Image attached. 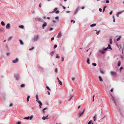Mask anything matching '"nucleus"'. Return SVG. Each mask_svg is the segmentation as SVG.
<instances>
[{
    "mask_svg": "<svg viewBox=\"0 0 124 124\" xmlns=\"http://www.w3.org/2000/svg\"><path fill=\"white\" fill-rule=\"evenodd\" d=\"M106 0V2L107 3H108L109 2V0Z\"/></svg>",
    "mask_w": 124,
    "mask_h": 124,
    "instance_id": "3c124183",
    "label": "nucleus"
},
{
    "mask_svg": "<svg viewBox=\"0 0 124 124\" xmlns=\"http://www.w3.org/2000/svg\"><path fill=\"white\" fill-rule=\"evenodd\" d=\"M52 22L53 23H56V21L54 20H53Z\"/></svg>",
    "mask_w": 124,
    "mask_h": 124,
    "instance_id": "0e129e2a",
    "label": "nucleus"
},
{
    "mask_svg": "<svg viewBox=\"0 0 124 124\" xmlns=\"http://www.w3.org/2000/svg\"><path fill=\"white\" fill-rule=\"evenodd\" d=\"M124 12V10L122 11L121 12H118L116 14V16L117 17H118L120 14L122 12Z\"/></svg>",
    "mask_w": 124,
    "mask_h": 124,
    "instance_id": "f8f14e48",
    "label": "nucleus"
},
{
    "mask_svg": "<svg viewBox=\"0 0 124 124\" xmlns=\"http://www.w3.org/2000/svg\"><path fill=\"white\" fill-rule=\"evenodd\" d=\"M86 62L88 64H90V60H89V58H87Z\"/></svg>",
    "mask_w": 124,
    "mask_h": 124,
    "instance_id": "aec40b11",
    "label": "nucleus"
},
{
    "mask_svg": "<svg viewBox=\"0 0 124 124\" xmlns=\"http://www.w3.org/2000/svg\"><path fill=\"white\" fill-rule=\"evenodd\" d=\"M14 77L17 80H19L20 78V76L18 75L15 74Z\"/></svg>",
    "mask_w": 124,
    "mask_h": 124,
    "instance_id": "20e7f679",
    "label": "nucleus"
},
{
    "mask_svg": "<svg viewBox=\"0 0 124 124\" xmlns=\"http://www.w3.org/2000/svg\"><path fill=\"white\" fill-rule=\"evenodd\" d=\"M33 116L32 115L30 117V120H31L32 118H33Z\"/></svg>",
    "mask_w": 124,
    "mask_h": 124,
    "instance_id": "a19ab883",
    "label": "nucleus"
},
{
    "mask_svg": "<svg viewBox=\"0 0 124 124\" xmlns=\"http://www.w3.org/2000/svg\"><path fill=\"white\" fill-rule=\"evenodd\" d=\"M59 18V17L58 16H57L55 17V18L56 19H58Z\"/></svg>",
    "mask_w": 124,
    "mask_h": 124,
    "instance_id": "13d9d810",
    "label": "nucleus"
},
{
    "mask_svg": "<svg viewBox=\"0 0 124 124\" xmlns=\"http://www.w3.org/2000/svg\"><path fill=\"white\" fill-rule=\"evenodd\" d=\"M70 98L69 99V101H70L71 100L72 98L73 97V96H71V95H70Z\"/></svg>",
    "mask_w": 124,
    "mask_h": 124,
    "instance_id": "7c9ffc66",
    "label": "nucleus"
},
{
    "mask_svg": "<svg viewBox=\"0 0 124 124\" xmlns=\"http://www.w3.org/2000/svg\"><path fill=\"white\" fill-rule=\"evenodd\" d=\"M18 61V59L17 58H16L15 60L12 61V62L13 63H16Z\"/></svg>",
    "mask_w": 124,
    "mask_h": 124,
    "instance_id": "9b49d317",
    "label": "nucleus"
},
{
    "mask_svg": "<svg viewBox=\"0 0 124 124\" xmlns=\"http://www.w3.org/2000/svg\"><path fill=\"white\" fill-rule=\"evenodd\" d=\"M1 24L3 26H4L5 25V24L3 21H2L1 22Z\"/></svg>",
    "mask_w": 124,
    "mask_h": 124,
    "instance_id": "c756f323",
    "label": "nucleus"
},
{
    "mask_svg": "<svg viewBox=\"0 0 124 124\" xmlns=\"http://www.w3.org/2000/svg\"><path fill=\"white\" fill-rule=\"evenodd\" d=\"M57 9L56 8H54V11H52V12H55L56 14H58L59 13V11H57Z\"/></svg>",
    "mask_w": 124,
    "mask_h": 124,
    "instance_id": "9d476101",
    "label": "nucleus"
},
{
    "mask_svg": "<svg viewBox=\"0 0 124 124\" xmlns=\"http://www.w3.org/2000/svg\"><path fill=\"white\" fill-rule=\"evenodd\" d=\"M106 7L105 6L103 8V12H104V11L105 9L106 8Z\"/></svg>",
    "mask_w": 124,
    "mask_h": 124,
    "instance_id": "de8ad7c7",
    "label": "nucleus"
},
{
    "mask_svg": "<svg viewBox=\"0 0 124 124\" xmlns=\"http://www.w3.org/2000/svg\"><path fill=\"white\" fill-rule=\"evenodd\" d=\"M64 60V59L63 57H62V61H63Z\"/></svg>",
    "mask_w": 124,
    "mask_h": 124,
    "instance_id": "5fc2aeb1",
    "label": "nucleus"
},
{
    "mask_svg": "<svg viewBox=\"0 0 124 124\" xmlns=\"http://www.w3.org/2000/svg\"><path fill=\"white\" fill-rule=\"evenodd\" d=\"M56 58H59L60 57L58 55V54H56Z\"/></svg>",
    "mask_w": 124,
    "mask_h": 124,
    "instance_id": "72a5a7b5",
    "label": "nucleus"
},
{
    "mask_svg": "<svg viewBox=\"0 0 124 124\" xmlns=\"http://www.w3.org/2000/svg\"><path fill=\"white\" fill-rule=\"evenodd\" d=\"M105 50L106 51L108 49H112V48L110 47V46L109 45H108V47L105 48H104Z\"/></svg>",
    "mask_w": 124,
    "mask_h": 124,
    "instance_id": "1a4fd4ad",
    "label": "nucleus"
},
{
    "mask_svg": "<svg viewBox=\"0 0 124 124\" xmlns=\"http://www.w3.org/2000/svg\"><path fill=\"white\" fill-rule=\"evenodd\" d=\"M80 8L79 7H78L75 10L74 12V14H75L77 13L78 12V10Z\"/></svg>",
    "mask_w": 124,
    "mask_h": 124,
    "instance_id": "423d86ee",
    "label": "nucleus"
},
{
    "mask_svg": "<svg viewBox=\"0 0 124 124\" xmlns=\"http://www.w3.org/2000/svg\"><path fill=\"white\" fill-rule=\"evenodd\" d=\"M123 69V68L122 67H121L120 69V72H121V71Z\"/></svg>",
    "mask_w": 124,
    "mask_h": 124,
    "instance_id": "864d4df0",
    "label": "nucleus"
},
{
    "mask_svg": "<svg viewBox=\"0 0 124 124\" xmlns=\"http://www.w3.org/2000/svg\"><path fill=\"white\" fill-rule=\"evenodd\" d=\"M30 118V116H28L27 117H24V119L25 120H28Z\"/></svg>",
    "mask_w": 124,
    "mask_h": 124,
    "instance_id": "bb28decb",
    "label": "nucleus"
},
{
    "mask_svg": "<svg viewBox=\"0 0 124 124\" xmlns=\"http://www.w3.org/2000/svg\"><path fill=\"white\" fill-rule=\"evenodd\" d=\"M94 95H93V102L94 100Z\"/></svg>",
    "mask_w": 124,
    "mask_h": 124,
    "instance_id": "e2e57ef3",
    "label": "nucleus"
},
{
    "mask_svg": "<svg viewBox=\"0 0 124 124\" xmlns=\"http://www.w3.org/2000/svg\"><path fill=\"white\" fill-rule=\"evenodd\" d=\"M92 65L94 66H95L96 65V64L95 63H93Z\"/></svg>",
    "mask_w": 124,
    "mask_h": 124,
    "instance_id": "37998d69",
    "label": "nucleus"
},
{
    "mask_svg": "<svg viewBox=\"0 0 124 124\" xmlns=\"http://www.w3.org/2000/svg\"><path fill=\"white\" fill-rule=\"evenodd\" d=\"M10 54V53H6V55H7V56H8Z\"/></svg>",
    "mask_w": 124,
    "mask_h": 124,
    "instance_id": "6e6d98bb",
    "label": "nucleus"
},
{
    "mask_svg": "<svg viewBox=\"0 0 124 124\" xmlns=\"http://www.w3.org/2000/svg\"><path fill=\"white\" fill-rule=\"evenodd\" d=\"M3 31V29L2 28H0V31L2 32Z\"/></svg>",
    "mask_w": 124,
    "mask_h": 124,
    "instance_id": "09e8293b",
    "label": "nucleus"
},
{
    "mask_svg": "<svg viewBox=\"0 0 124 124\" xmlns=\"http://www.w3.org/2000/svg\"><path fill=\"white\" fill-rule=\"evenodd\" d=\"M121 64V63L120 61H118V63L117 66H120Z\"/></svg>",
    "mask_w": 124,
    "mask_h": 124,
    "instance_id": "a878e982",
    "label": "nucleus"
},
{
    "mask_svg": "<svg viewBox=\"0 0 124 124\" xmlns=\"http://www.w3.org/2000/svg\"><path fill=\"white\" fill-rule=\"evenodd\" d=\"M46 88L49 91H51V89L48 86H46Z\"/></svg>",
    "mask_w": 124,
    "mask_h": 124,
    "instance_id": "c9c22d12",
    "label": "nucleus"
},
{
    "mask_svg": "<svg viewBox=\"0 0 124 124\" xmlns=\"http://www.w3.org/2000/svg\"><path fill=\"white\" fill-rule=\"evenodd\" d=\"M105 50L103 48L100 49L99 50V52L102 54H104L105 53Z\"/></svg>",
    "mask_w": 124,
    "mask_h": 124,
    "instance_id": "7ed1b4c3",
    "label": "nucleus"
},
{
    "mask_svg": "<svg viewBox=\"0 0 124 124\" xmlns=\"http://www.w3.org/2000/svg\"><path fill=\"white\" fill-rule=\"evenodd\" d=\"M13 104H10L9 105V106L11 107L13 106Z\"/></svg>",
    "mask_w": 124,
    "mask_h": 124,
    "instance_id": "052dcab7",
    "label": "nucleus"
},
{
    "mask_svg": "<svg viewBox=\"0 0 124 124\" xmlns=\"http://www.w3.org/2000/svg\"><path fill=\"white\" fill-rule=\"evenodd\" d=\"M96 24L95 23H93L92 24H91L90 25V26L91 27H93L94 26H96Z\"/></svg>",
    "mask_w": 124,
    "mask_h": 124,
    "instance_id": "393cba45",
    "label": "nucleus"
},
{
    "mask_svg": "<svg viewBox=\"0 0 124 124\" xmlns=\"http://www.w3.org/2000/svg\"><path fill=\"white\" fill-rule=\"evenodd\" d=\"M74 79H75V78H72V80H74Z\"/></svg>",
    "mask_w": 124,
    "mask_h": 124,
    "instance_id": "774afa93",
    "label": "nucleus"
},
{
    "mask_svg": "<svg viewBox=\"0 0 124 124\" xmlns=\"http://www.w3.org/2000/svg\"><path fill=\"white\" fill-rule=\"evenodd\" d=\"M18 27L22 29H23L24 28V26L23 25H19Z\"/></svg>",
    "mask_w": 124,
    "mask_h": 124,
    "instance_id": "4be33fe9",
    "label": "nucleus"
},
{
    "mask_svg": "<svg viewBox=\"0 0 124 124\" xmlns=\"http://www.w3.org/2000/svg\"><path fill=\"white\" fill-rule=\"evenodd\" d=\"M21 123L20 122H17V124H20Z\"/></svg>",
    "mask_w": 124,
    "mask_h": 124,
    "instance_id": "338daca9",
    "label": "nucleus"
},
{
    "mask_svg": "<svg viewBox=\"0 0 124 124\" xmlns=\"http://www.w3.org/2000/svg\"><path fill=\"white\" fill-rule=\"evenodd\" d=\"M12 36L9 37V38L8 39V41L12 39Z\"/></svg>",
    "mask_w": 124,
    "mask_h": 124,
    "instance_id": "c85d7f7f",
    "label": "nucleus"
},
{
    "mask_svg": "<svg viewBox=\"0 0 124 124\" xmlns=\"http://www.w3.org/2000/svg\"><path fill=\"white\" fill-rule=\"evenodd\" d=\"M40 70L41 71H43V68H42L40 67Z\"/></svg>",
    "mask_w": 124,
    "mask_h": 124,
    "instance_id": "8fccbe9b",
    "label": "nucleus"
},
{
    "mask_svg": "<svg viewBox=\"0 0 124 124\" xmlns=\"http://www.w3.org/2000/svg\"><path fill=\"white\" fill-rule=\"evenodd\" d=\"M109 42L110 43V44H111L112 43V41L111 39L110 38L109 39Z\"/></svg>",
    "mask_w": 124,
    "mask_h": 124,
    "instance_id": "5701e85b",
    "label": "nucleus"
},
{
    "mask_svg": "<svg viewBox=\"0 0 124 124\" xmlns=\"http://www.w3.org/2000/svg\"><path fill=\"white\" fill-rule=\"evenodd\" d=\"M95 31H96V34H97V35H98L99 33L100 32V31H97L96 30H95Z\"/></svg>",
    "mask_w": 124,
    "mask_h": 124,
    "instance_id": "b1692460",
    "label": "nucleus"
},
{
    "mask_svg": "<svg viewBox=\"0 0 124 124\" xmlns=\"http://www.w3.org/2000/svg\"><path fill=\"white\" fill-rule=\"evenodd\" d=\"M10 27V24L9 23L7 24L6 26V28L7 29H9Z\"/></svg>",
    "mask_w": 124,
    "mask_h": 124,
    "instance_id": "dca6fc26",
    "label": "nucleus"
},
{
    "mask_svg": "<svg viewBox=\"0 0 124 124\" xmlns=\"http://www.w3.org/2000/svg\"><path fill=\"white\" fill-rule=\"evenodd\" d=\"M93 119L94 121H95L96 120V116H93Z\"/></svg>",
    "mask_w": 124,
    "mask_h": 124,
    "instance_id": "2f4dec72",
    "label": "nucleus"
},
{
    "mask_svg": "<svg viewBox=\"0 0 124 124\" xmlns=\"http://www.w3.org/2000/svg\"><path fill=\"white\" fill-rule=\"evenodd\" d=\"M19 41L21 45H23L24 44L22 40H19Z\"/></svg>",
    "mask_w": 124,
    "mask_h": 124,
    "instance_id": "6ab92c4d",
    "label": "nucleus"
},
{
    "mask_svg": "<svg viewBox=\"0 0 124 124\" xmlns=\"http://www.w3.org/2000/svg\"><path fill=\"white\" fill-rule=\"evenodd\" d=\"M54 39V37H52L51 39V41H52Z\"/></svg>",
    "mask_w": 124,
    "mask_h": 124,
    "instance_id": "603ef678",
    "label": "nucleus"
},
{
    "mask_svg": "<svg viewBox=\"0 0 124 124\" xmlns=\"http://www.w3.org/2000/svg\"><path fill=\"white\" fill-rule=\"evenodd\" d=\"M57 47V45H54V49L55 48H56Z\"/></svg>",
    "mask_w": 124,
    "mask_h": 124,
    "instance_id": "a18cd8bd",
    "label": "nucleus"
},
{
    "mask_svg": "<svg viewBox=\"0 0 124 124\" xmlns=\"http://www.w3.org/2000/svg\"><path fill=\"white\" fill-rule=\"evenodd\" d=\"M121 36H119L118 38L116 40L117 41H118L121 38Z\"/></svg>",
    "mask_w": 124,
    "mask_h": 124,
    "instance_id": "cd10ccee",
    "label": "nucleus"
},
{
    "mask_svg": "<svg viewBox=\"0 0 124 124\" xmlns=\"http://www.w3.org/2000/svg\"><path fill=\"white\" fill-rule=\"evenodd\" d=\"M46 25H47V23H46V22H45L43 24V25H42V28H44V27L46 26ZM43 29H44V28H43Z\"/></svg>",
    "mask_w": 124,
    "mask_h": 124,
    "instance_id": "2eb2a0df",
    "label": "nucleus"
},
{
    "mask_svg": "<svg viewBox=\"0 0 124 124\" xmlns=\"http://www.w3.org/2000/svg\"><path fill=\"white\" fill-rule=\"evenodd\" d=\"M53 28H49V30L50 31H52V30H53Z\"/></svg>",
    "mask_w": 124,
    "mask_h": 124,
    "instance_id": "ea45409f",
    "label": "nucleus"
},
{
    "mask_svg": "<svg viewBox=\"0 0 124 124\" xmlns=\"http://www.w3.org/2000/svg\"><path fill=\"white\" fill-rule=\"evenodd\" d=\"M38 102L39 104V106H42V104L40 101H38Z\"/></svg>",
    "mask_w": 124,
    "mask_h": 124,
    "instance_id": "412c9836",
    "label": "nucleus"
},
{
    "mask_svg": "<svg viewBox=\"0 0 124 124\" xmlns=\"http://www.w3.org/2000/svg\"><path fill=\"white\" fill-rule=\"evenodd\" d=\"M110 73L111 74L114 76L116 75V73L114 71H111L110 72Z\"/></svg>",
    "mask_w": 124,
    "mask_h": 124,
    "instance_id": "f3484780",
    "label": "nucleus"
},
{
    "mask_svg": "<svg viewBox=\"0 0 124 124\" xmlns=\"http://www.w3.org/2000/svg\"><path fill=\"white\" fill-rule=\"evenodd\" d=\"M99 80L101 82L103 81V79H102L101 77V76H99Z\"/></svg>",
    "mask_w": 124,
    "mask_h": 124,
    "instance_id": "a211bd4d",
    "label": "nucleus"
},
{
    "mask_svg": "<svg viewBox=\"0 0 124 124\" xmlns=\"http://www.w3.org/2000/svg\"><path fill=\"white\" fill-rule=\"evenodd\" d=\"M99 11L100 12H101L102 10V9H101V8H100L99 9Z\"/></svg>",
    "mask_w": 124,
    "mask_h": 124,
    "instance_id": "4d7b16f0",
    "label": "nucleus"
},
{
    "mask_svg": "<svg viewBox=\"0 0 124 124\" xmlns=\"http://www.w3.org/2000/svg\"><path fill=\"white\" fill-rule=\"evenodd\" d=\"M84 114L82 112L80 111L77 114V115L78 118H80L82 116L84 115Z\"/></svg>",
    "mask_w": 124,
    "mask_h": 124,
    "instance_id": "f03ea898",
    "label": "nucleus"
},
{
    "mask_svg": "<svg viewBox=\"0 0 124 124\" xmlns=\"http://www.w3.org/2000/svg\"><path fill=\"white\" fill-rule=\"evenodd\" d=\"M25 86V85L24 84H22L21 85H20V86L22 87H24Z\"/></svg>",
    "mask_w": 124,
    "mask_h": 124,
    "instance_id": "e433bc0d",
    "label": "nucleus"
},
{
    "mask_svg": "<svg viewBox=\"0 0 124 124\" xmlns=\"http://www.w3.org/2000/svg\"><path fill=\"white\" fill-rule=\"evenodd\" d=\"M55 72H56V73H57V68H55Z\"/></svg>",
    "mask_w": 124,
    "mask_h": 124,
    "instance_id": "49530a36",
    "label": "nucleus"
},
{
    "mask_svg": "<svg viewBox=\"0 0 124 124\" xmlns=\"http://www.w3.org/2000/svg\"><path fill=\"white\" fill-rule=\"evenodd\" d=\"M85 108H84L83 111H82L84 113V111H85Z\"/></svg>",
    "mask_w": 124,
    "mask_h": 124,
    "instance_id": "69168bd1",
    "label": "nucleus"
},
{
    "mask_svg": "<svg viewBox=\"0 0 124 124\" xmlns=\"http://www.w3.org/2000/svg\"><path fill=\"white\" fill-rule=\"evenodd\" d=\"M39 38V35L36 34L34 35L31 40V41L32 42L36 41H37Z\"/></svg>",
    "mask_w": 124,
    "mask_h": 124,
    "instance_id": "f257e3e1",
    "label": "nucleus"
},
{
    "mask_svg": "<svg viewBox=\"0 0 124 124\" xmlns=\"http://www.w3.org/2000/svg\"><path fill=\"white\" fill-rule=\"evenodd\" d=\"M58 82L59 83L60 85H62V82L60 81V80H59Z\"/></svg>",
    "mask_w": 124,
    "mask_h": 124,
    "instance_id": "f704fd0d",
    "label": "nucleus"
},
{
    "mask_svg": "<svg viewBox=\"0 0 124 124\" xmlns=\"http://www.w3.org/2000/svg\"><path fill=\"white\" fill-rule=\"evenodd\" d=\"M34 48V47H32V48H30L29 49V50H33Z\"/></svg>",
    "mask_w": 124,
    "mask_h": 124,
    "instance_id": "79ce46f5",
    "label": "nucleus"
},
{
    "mask_svg": "<svg viewBox=\"0 0 124 124\" xmlns=\"http://www.w3.org/2000/svg\"><path fill=\"white\" fill-rule=\"evenodd\" d=\"M61 36L62 33L60 31L58 33L57 36V37L58 38H59Z\"/></svg>",
    "mask_w": 124,
    "mask_h": 124,
    "instance_id": "0eeeda50",
    "label": "nucleus"
},
{
    "mask_svg": "<svg viewBox=\"0 0 124 124\" xmlns=\"http://www.w3.org/2000/svg\"><path fill=\"white\" fill-rule=\"evenodd\" d=\"M35 20L38 22H43V19L39 18H35Z\"/></svg>",
    "mask_w": 124,
    "mask_h": 124,
    "instance_id": "39448f33",
    "label": "nucleus"
},
{
    "mask_svg": "<svg viewBox=\"0 0 124 124\" xmlns=\"http://www.w3.org/2000/svg\"><path fill=\"white\" fill-rule=\"evenodd\" d=\"M112 11H111L110 12L109 14L110 15H111L112 14Z\"/></svg>",
    "mask_w": 124,
    "mask_h": 124,
    "instance_id": "bf43d9fd",
    "label": "nucleus"
},
{
    "mask_svg": "<svg viewBox=\"0 0 124 124\" xmlns=\"http://www.w3.org/2000/svg\"><path fill=\"white\" fill-rule=\"evenodd\" d=\"M92 123V121L91 120H90L88 122V124H91Z\"/></svg>",
    "mask_w": 124,
    "mask_h": 124,
    "instance_id": "c03bdc74",
    "label": "nucleus"
},
{
    "mask_svg": "<svg viewBox=\"0 0 124 124\" xmlns=\"http://www.w3.org/2000/svg\"><path fill=\"white\" fill-rule=\"evenodd\" d=\"M100 72L102 74H103L104 73V72L103 71L101 70H100Z\"/></svg>",
    "mask_w": 124,
    "mask_h": 124,
    "instance_id": "58836bf2",
    "label": "nucleus"
},
{
    "mask_svg": "<svg viewBox=\"0 0 124 124\" xmlns=\"http://www.w3.org/2000/svg\"><path fill=\"white\" fill-rule=\"evenodd\" d=\"M30 96H27V102H28L29 101V99L30 98Z\"/></svg>",
    "mask_w": 124,
    "mask_h": 124,
    "instance_id": "473e14b6",
    "label": "nucleus"
},
{
    "mask_svg": "<svg viewBox=\"0 0 124 124\" xmlns=\"http://www.w3.org/2000/svg\"><path fill=\"white\" fill-rule=\"evenodd\" d=\"M54 53V51H52L50 53V55L51 56H52L53 54Z\"/></svg>",
    "mask_w": 124,
    "mask_h": 124,
    "instance_id": "4c0bfd02",
    "label": "nucleus"
},
{
    "mask_svg": "<svg viewBox=\"0 0 124 124\" xmlns=\"http://www.w3.org/2000/svg\"><path fill=\"white\" fill-rule=\"evenodd\" d=\"M112 18L113 19H115V16H114V15H113L112 16Z\"/></svg>",
    "mask_w": 124,
    "mask_h": 124,
    "instance_id": "680f3d73",
    "label": "nucleus"
},
{
    "mask_svg": "<svg viewBox=\"0 0 124 124\" xmlns=\"http://www.w3.org/2000/svg\"><path fill=\"white\" fill-rule=\"evenodd\" d=\"M48 116H43L42 117V119L43 120H45L46 119H48L47 117Z\"/></svg>",
    "mask_w": 124,
    "mask_h": 124,
    "instance_id": "ddd939ff",
    "label": "nucleus"
},
{
    "mask_svg": "<svg viewBox=\"0 0 124 124\" xmlns=\"http://www.w3.org/2000/svg\"><path fill=\"white\" fill-rule=\"evenodd\" d=\"M36 101H37L38 102V101H39V98H38V94L36 95Z\"/></svg>",
    "mask_w": 124,
    "mask_h": 124,
    "instance_id": "4468645a",
    "label": "nucleus"
},
{
    "mask_svg": "<svg viewBox=\"0 0 124 124\" xmlns=\"http://www.w3.org/2000/svg\"><path fill=\"white\" fill-rule=\"evenodd\" d=\"M110 100H112V101L115 103V105H116V101L114 99V98L113 97L112 95H111V98Z\"/></svg>",
    "mask_w": 124,
    "mask_h": 124,
    "instance_id": "6e6552de",
    "label": "nucleus"
}]
</instances>
